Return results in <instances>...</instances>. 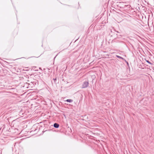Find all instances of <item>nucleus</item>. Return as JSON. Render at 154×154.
<instances>
[{
    "label": "nucleus",
    "instance_id": "obj_1",
    "mask_svg": "<svg viewBox=\"0 0 154 154\" xmlns=\"http://www.w3.org/2000/svg\"><path fill=\"white\" fill-rule=\"evenodd\" d=\"M87 87V81H85L84 82L82 86V88H84Z\"/></svg>",
    "mask_w": 154,
    "mask_h": 154
},
{
    "label": "nucleus",
    "instance_id": "obj_2",
    "mask_svg": "<svg viewBox=\"0 0 154 154\" xmlns=\"http://www.w3.org/2000/svg\"><path fill=\"white\" fill-rule=\"evenodd\" d=\"M53 126L54 128H59V125L57 123H55L54 124Z\"/></svg>",
    "mask_w": 154,
    "mask_h": 154
},
{
    "label": "nucleus",
    "instance_id": "obj_3",
    "mask_svg": "<svg viewBox=\"0 0 154 154\" xmlns=\"http://www.w3.org/2000/svg\"><path fill=\"white\" fill-rule=\"evenodd\" d=\"M65 101L71 103L73 101V100L72 99H68L66 100Z\"/></svg>",
    "mask_w": 154,
    "mask_h": 154
},
{
    "label": "nucleus",
    "instance_id": "obj_4",
    "mask_svg": "<svg viewBox=\"0 0 154 154\" xmlns=\"http://www.w3.org/2000/svg\"><path fill=\"white\" fill-rule=\"evenodd\" d=\"M116 57H117L119 58H120V59H121L122 60H125L124 59L123 57L119 56H118V55H116Z\"/></svg>",
    "mask_w": 154,
    "mask_h": 154
},
{
    "label": "nucleus",
    "instance_id": "obj_5",
    "mask_svg": "<svg viewBox=\"0 0 154 154\" xmlns=\"http://www.w3.org/2000/svg\"><path fill=\"white\" fill-rule=\"evenodd\" d=\"M146 61L148 63H149L150 64H151V65L152 64L151 63L150 61H149L146 60Z\"/></svg>",
    "mask_w": 154,
    "mask_h": 154
},
{
    "label": "nucleus",
    "instance_id": "obj_6",
    "mask_svg": "<svg viewBox=\"0 0 154 154\" xmlns=\"http://www.w3.org/2000/svg\"><path fill=\"white\" fill-rule=\"evenodd\" d=\"M53 80L54 81V83H55V82H56L55 81H56V80H57V78H53Z\"/></svg>",
    "mask_w": 154,
    "mask_h": 154
},
{
    "label": "nucleus",
    "instance_id": "obj_7",
    "mask_svg": "<svg viewBox=\"0 0 154 154\" xmlns=\"http://www.w3.org/2000/svg\"><path fill=\"white\" fill-rule=\"evenodd\" d=\"M68 130H70V131H71V128H69V127H68Z\"/></svg>",
    "mask_w": 154,
    "mask_h": 154
},
{
    "label": "nucleus",
    "instance_id": "obj_8",
    "mask_svg": "<svg viewBox=\"0 0 154 154\" xmlns=\"http://www.w3.org/2000/svg\"><path fill=\"white\" fill-rule=\"evenodd\" d=\"M124 60H125V61L126 62L127 64L128 65V62H127V61L126 60H125V59Z\"/></svg>",
    "mask_w": 154,
    "mask_h": 154
},
{
    "label": "nucleus",
    "instance_id": "obj_9",
    "mask_svg": "<svg viewBox=\"0 0 154 154\" xmlns=\"http://www.w3.org/2000/svg\"><path fill=\"white\" fill-rule=\"evenodd\" d=\"M57 56V55L54 57V59H55V58H56V57Z\"/></svg>",
    "mask_w": 154,
    "mask_h": 154
},
{
    "label": "nucleus",
    "instance_id": "obj_10",
    "mask_svg": "<svg viewBox=\"0 0 154 154\" xmlns=\"http://www.w3.org/2000/svg\"><path fill=\"white\" fill-rule=\"evenodd\" d=\"M88 82H87V86L88 85Z\"/></svg>",
    "mask_w": 154,
    "mask_h": 154
}]
</instances>
